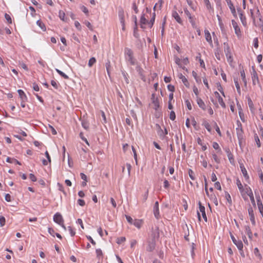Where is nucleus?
<instances>
[{"instance_id":"obj_41","label":"nucleus","mask_w":263,"mask_h":263,"mask_svg":"<svg viewBox=\"0 0 263 263\" xmlns=\"http://www.w3.org/2000/svg\"><path fill=\"white\" fill-rule=\"evenodd\" d=\"M203 1H204L205 5L206 6V8L208 9H212V6H211V5L210 4L209 0H203Z\"/></svg>"},{"instance_id":"obj_57","label":"nucleus","mask_w":263,"mask_h":263,"mask_svg":"<svg viewBox=\"0 0 263 263\" xmlns=\"http://www.w3.org/2000/svg\"><path fill=\"white\" fill-rule=\"evenodd\" d=\"M125 239H125V238L124 237H121L118 238V239H117V242L118 244H121L123 242L125 241Z\"/></svg>"},{"instance_id":"obj_32","label":"nucleus","mask_w":263,"mask_h":263,"mask_svg":"<svg viewBox=\"0 0 263 263\" xmlns=\"http://www.w3.org/2000/svg\"><path fill=\"white\" fill-rule=\"evenodd\" d=\"M96 254H97V257L99 259H100L101 257L102 258L103 257V253L102 250L100 249H97L96 250Z\"/></svg>"},{"instance_id":"obj_24","label":"nucleus","mask_w":263,"mask_h":263,"mask_svg":"<svg viewBox=\"0 0 263 263\" xmlns=\"http://www.w3.org/2000/svg\"><path fill=\"white\" fill-rule=\"evenodd\" d=\"M202 125L204 126L207 130L209 132H211L212 130V128L209 124V122L203 119Z\"/></svg>"},{"instance_id":"obj_1","label":"nucleus","mask_w":263,"mask_h":263,"mask_svg":"<svg viewBox=\"0 0 263 263\" xmlns=\"http://www.w3.org/2000/svg\"><path fill=\"white\" fill-rule=\"evenodd\" d=\"M124 53L126 60L129 62L132 65H135L136 63V59L134 58V53L132 49L126 47L124 49Z\"/></svg>"},{"instance_id":"obj_11","label":"nucleus","mask_w":263,"mask_h":263,"mask_svg":"<svg viewBox=\"0 0 263 263\" xmlns=\"http://www.w3.org/2000/svg\"><path fill=\"white\" fill-rule=\"evenodd\" d=\"M199 208L200 212L202 213V216L205 221H207V217L205 211V207L202 205L201 202H198Z\"/></svg>"},{"instance_id":"obj_21","label":"nucleus","mask_w":263,"mask_h":263,"mask_svg":"<svg viewBox=\"0 0 263 263\" xmlns=\"http://www.w3.org/2000/svg\"><path fill=\"white\" fill-rule=\"evenodd\" d=\"M179 77L180 79H181L184 85L186 87H189L190 86V84H189L187 79L184 76H183L182 74H181V73L179 74Z\"/></svg>"},{"instance_id":"obj_38","label":"nucleus","mask_w":263,"mask_h":263,"mask_svg":"<svg viewBox=\"0 0 263 263\" xmlns=\"http://www.w3.org/2000/svg\"><path fill=\"white\" fill-rule=\"evenodd\" d=\"M225 197H226V198L227 200V201L230 204H232V200H231V196L228 193V192H226L225 193Z\"/></svg>"},{"instance_id":"obj_56","label":"nucleus","mask_w":263,"mask_h":263,"mask_svg":"<svg viewBox=\"0 0 263 263\" xmlns=\"http://www.w3.org/2000/svg\"><path fill=\"white\" fill-rule=\"evenodd\" d=\"M185 104L186 105V106L189 110H191L192 107L191 104L189 100H186L185 101Z\"/></svg>"},{"instance_id":"obj_8","label":"nucleus","mask_w":263,"mask_h":263,"mask_svg":"<svg viewBox=\"0 0 263 263\" xmlns=\"http://www.w3.org/2000/svg\"><path fill=\"white\" fill-rule=\"evenodd\" d=\"M154 214L156 219H158L160 218L159 203L158 201L155 202L154 206Z\"/></svg>"},{"instance_id":"obj_43","label":"nucleus","mask_w":263,"mask_h":263,"mask_svg":"<svg viewBox=\"0 0 263 263\" xmlns=\"http://www.w3.org/2000/svg\"><path fill=\"white\" fill-rule=\"evenodd\" d=\"M239 15V17H240V19L241 21V22L243 24H245V23H246V18L245 17V16L243 15V14H242V13H240V15Z\"/></svg>"},{"instance_id":"obj_46","label":"nucleus","mask_w":263,"mask_h":263,"mask_svg":"<svg viewBox=\"0 0 263 263\" xmlns=\"http://www.w3.org/2000/svg\"><path fill=\"white\" fill-rule=\"evenodd\" d=\"M192 75L197 82H198L199 81H200V79L197 76V74L195 71H192Z\"/></svg>"},{"instance_id":"obj_28","label":"nucleus","mask_w":263,"mask_h":263,"mask_svg":"<svg viewBox=\"0 0 263 263\" xmlns=\"http://www.w3.org/2000/svg\"><path fill=\"white\" fill-rule=\"evenodd\" d=\"M234 81L235 86L237 89V91L238 93L240 95L241 93L240 87L237 78H234Z\"/></svg>"},{"instance_id":"obj_9","label":"nucleus","mask_w":263,"mask_h":263,"mask_svg":"<svg viewBox=\"0 0 263 263\" xmlns=\"http://www.w3.org/2000/svg\"><path fill=\"white\" fill-rule=\"evenodd\" d=\"M118 16H119L121 24H123V22H125L124 11L122 7L119 8Z\"/></svg>"},{"instance_id":"obj_42","label":"nucleus","mask_w":263,"mask_h":263,"mask_svg":"<svg viewBox=\"0 0 263 263\" xmlns=\"http://www.w3.org/2000/svg\"><path fill=\"white\" fill-rule=\"evenodd\" d=\"M194 175V172L191 169H189V175L190 178L192 180H194L195 179Z\"/></svg>"},{"instance_id":"obj_62","label":"nucleus","mask_w":263,"mask_h":263,"mask_svg":"<svg viewBox=\"0 0 263 263\" xmlns=\"http://www.w3.org/2000/svg\"><path fill=\"white\" fill-rule=\"evenodd\" d=\"M155 19L154 18H151V20L149 21V22L148 21V23L147 24L149 25V27L150 28H152L154 25V23L155 22Z\"/></svg>"},{"instance_id":"obj_36","label":"nucleus","mask_w":263,"mask_h":263,"mask_svg":"<svg viewBox=\"0 0 263 263\" xmlns=\"http://www.w3.org/2000/svg\"><path fill=\"white\" fill-rule=\"evenodd\" d=\"M36 24L37 25L42 29H43V30H45L46 29V28H45V25L43 23H42V21H41L40 20H38L37 22H36Z\"/></svg>"},{"instance_id":"obj_27","label":"nucleus","mask_w":263,"mask_h":263,"mask_svg":"<svg viewBox=\"0 0 263 263\" xmlns=\"http://www.w3.org/2000/svg\"><path fill=\"white\" fill-rule=\"evenodd\" d=\"M245 229H246V232L249 238L250 239H252V231H251V230L250 227L248 226H246Z\"/></svg>"},{"instance_id":"obj_31","label":"nucleus","mask_w":263,"mask_h":263,"mask_svg":"<svg viewBox=\"0 0 263 263\" xmlns=\"http://www.w3.org/2000/svg\"><path fill=\"white\" fill-rule=\"evenodd\" d=\"M148 20L146 19L145 17L144 14H143L140 18V23L142 24V25H145L147 24Z\"/></svg>"},{"instance_id":"obj_39","label":"nucleus","mask_w":263,"mask_h":263,"mask_svg":"<svg viewBox=\"0 0 263 263\" xmlns=\"http://www.w3.org/2000/svg\"><path fill=\"white\" fill-rule=\"evenodd\" d=\"M218 101L220 105L223 107L226 108V104L223 101L222 98L221 97H219L218 98Z\"/></svg>"},{"instance_id":"obj_26","label":"nucleus","mask_w":263,"mask_h":263,"mask_svg":"<svg viewBox=\"0 0 263 263\" xmlns=\"http://www.w3.org/2000/svg\"><path fill=\"white\" fill-rule=\"evenodd\" d=\"M226 152L227 153V156H228V157L230 160V162L231 163L232 162V160H234V159H233V155L231 153L230 150L229 148H226Z\"/></svg>"},{"instance_id":"obj_45","label":"nucleus","mask_w":263,"mask_h":263,"mask_svg":"<svg viewBox=\"0 0 263 263\" xmlns=\"http://www.w3.org/2000/svg\"><path fill=\"white\" fill-rule=\"evenodd\" d=\"M132 151H133V153H134V159H135V160L136 161V164H137V163H138L137 155L136 149H135V148H134V147L133 146H132Z\"/></svg>"},{"instance_id":"obj_37","label":"nucleus","mask_w":263,"mask_h":263,"mask_svg":"<svg viewBox=\"0 0 263 263\" xmlns=\"http://www.w3.org/2000/svg\"><path fill=\"white\" fill-rule=\"evenodd\" d=\"M65 13L63 11L60 10V11L59 12V16L61 20H62L63 21H65Z\"/></svg>"},{"instance_id":"obj_53","label":"nucleus","mask_w":263,"mask_h":263,"mask_svg":"<svg viewBox=\"0 0 263 263\" xmlns=\"http://www.w3.org/2000/svg\"><path fill=\"white\" fill-rule=\"evenodd\" d=\"M214 126H215V130L217 132L218 135L220 136H221V132L220 130L219 127H218V126L217 125V123L216 122H214Z\"/></svg>"},{"instance_id":"obj_50","label":"nucleus","mask_w":263,"mask_h":263,"mask_svg":"<svg viewBox=\"0 0 263 263\" xmlns=\"http://www.w3.org/2000/svg\"><path fill=\"white\" fill-rule=\"evenodd\" d=\"M138 30L137 26H135V27L134 28V35L135 37L138 38L139 37V34L137 32Z\"/></svg>"},{"instance_id":"obj_18","label":"nucleus","mask_w":263,"mask_h":263,"mask_svg":"<svg viewBox=\"0 0 263 263\" xmlns=\"http://www.w3.org/2000/svg\"><path fill=\"white\" fill-rule=\"evenodd\" d=\"M247 99H248V105L250 108V109L251 112L252 114H254V111H255V108L254 106V104H253L251 99L249 97H248L247 98Z\"/></svg>"},{"instance_id":"obj_30","label":"nucleus","mask_w":263,"mask_h":263,"mask_svg":"<svg viewBox=\"0 0 263 263\" xmlns=\"http://www.w3.org/2000/svg\"><path fill=\"white\" fill-rule=\"evenodd\" d=\"M153 103L154 105V109L155 110H157L159 107V103L158 99L156 98V99H154V100L153 101Z\"/></svg>"},{"instance_id":"obj_60","label":"nucleus","mask_w":263,"mask_h":263,"mask_svg":"<svg viewBox=\"0 0 263 263\" xmlns=\"http://www.w3.org/2000/svg\"><path fill=\"white\" fill-rule=\"evenodd\" d=\"M254 254L256 256H258L260 258H261V256L259 253V250L257 248L254 249Z\"/></svg>"},{"instance_id":"obj_12","label":"nucleus","mask_w":263,"mask_h":263,"mask_svg":"<svg viewBox=\"0 0 263 263\" xmlns=\"http://www.w3.org/2000/svg\"><path fill=\"white\" fill-rule=\"evenodd\" d=\"M257 203L258 205V208L259 211L260 213L261 214L262 217H263V204L260 200V198L259 195L256 196Z\"/></svg>"},{"instance_id":"obj_54","label":"nucleus","mask_w":263,"mask_h":263,"mask_svg":"<svg viewBox=\"0 0 263 263\" xmlns=\"http://www.w3.org/2000/svg\"><path fill=\"white\" fill-rule=\"evenodd\" d=\"M57 185H58V186L59 187V190L61 191V192H63L65 194V192L64 191V187H63V185L61 183L58 182L57 183Z\"/></svg>"},{"instance_id":"obj_15","label":"nucleus","mask_w":263,"mask_h":263,"mask_svg":"<svg viewBox=\"0 0 263 263\" xmlns=\"http://www.w3.org/2000/svg\"><path fill=\"white\" fill-rule=\"evenodd\" d=\"M205 37L206 41L210 44V46L213 47V45L212 43V37L210 33L208 30H204Z\"/></svg>"},{"instance_id":"obj_59","label":"nucleus","mask_w":263,"mask_h":263,"mask_svg":"<svg viewBox=\"0 0 263 263\" xmlns=\"http://www.w3.org/2000/svg\"><path fill=\"white\" fill-rule=\"evenodd\" d=\"M87 239L91 243L92 245H96V243L90 236H86Z\"/></svg>"},{"instance_id":"obj_23","label":"nucleus","mask_w":263,"mask_h":263,"mask_svg":"<svg viewBox=\"0 0 263 263\" xmlns=\"http://www.w3.org/2000/svg\"><path fill=\"white\" fill-rule=\"evenodd\" d=\"M240 167L241 168V172L246 179H249V176L247 174V171L243 164H240Z\"/></svg>"},{"instance_id":"obj_48","label":"nucleus","mask_w":263,"mask_h":263,"mask_svg":"<svg viewBox=\"0 0 263 263\" xmlns=\"http://www.w3.org/2000/svg\"><path fill=\"white\" fill-rule=\"evenodd\" d=\"M236 184H237V185L238 186V187L239 190L240 191H242V190H243V186H242L240 181L239 179L237 180Z\"/></svg>"},{"instance_id":"obj_44","label":"nucleus","mask_w":263,"mask_h":263,"mask_svg":"<svg viewBox=\"0 0 263 263\" xmlns=\"http://www.w3.org/2000/svg\"><path fill=\"white\" fill-rule=\"evenodd\" d=\"M5 17L9 24H12V19L9 14L5 13Z\"/></svg>"},{"instance_id":"obj_22","label":"nucleus","mask_w":263,"mask_h":263,"mask_svg":"<svg viewBox=\"0 0 263 263\" xmlns=\"http://www.w3.org/2000/svg\"><path fill=\"white\" fill-rule=\"evenodd\" d=\"M240 75H241L242 80L243 82L244 83L245 86H246L247 84V79L246 78V75H245V72L244 69L242 68L241 70H240Z\"/></svg>"},{"instance_id":"obj_10","label":"nucleus","mask_w":263,"mask_h":263,"mask_svg":"<svg viewBox=\"0 0 263 263\" xmlns=\"http://www.w3.org/2000/svg\"><path fill=\"white\" fill-rule=\"evenodd\" d=\"M248 213L249 215L250 216V220L251 221L252 224L253 226L255 225V216L253 213V208L250 206L249 208L248 209Z\"/></svg>"},{"instance_id":"obj_52","label":"nucleus","mask_w":263,"mask_h":263,"mask_svg":"<svg viewBox=\"0 0 263 263\" xmlns=\"http://www.w3.org/2000/svg\"><path fill=\"white\" fill-rule=\"evenodd\" d=\"M171 120L174 121L176 119V115L174 111H171L170 115Z\"/></svg>"},{"instance_id":"obj_47","label":"nucleus","mask_w":263,"mask_h":263,"mask_svg":"<svg viewBox=\"0 0 263 263\" xmlns=\"http://www.w3.org/2000/svg\"><path fill=\"white\" fill-rule=\"evenodd\" d=\"M5 224V218L4 216H0V226L3 227Z\"/></svg>"},{"instance_id":"obj_34","label":"nucleus","mask_w":263,"mask_h":263,"mask_svg":"<svg viewBox=\"0 0 263 263\" xmlns=\"http://www.w3.org/2000/svg\"><path fill=\"white\" fill-rule=\"evenodd\" d=\"M82 125L84 128L87 130L89 129V123L86 120L82 121Z\"/></svg>"},{"instance_id":"obj_19","label":"nucleus","mask_w":263,"mask_h":263,"mask_svg":"<svg viewBox=\"0 0 263 263\" xmlns=\"http://www.w3.org/2000/svg\"><path fill=\"white\" fill-rule=\"evenodd\" d=\"M197 103L198 106H199V107H200L201 109H202L204 110H205V108H206L205 104L201 98H197Z\"/></svg>"},{"instance_id":"obj_25","label":"nucleus","mask_w":263,"mask_h":263,"mask_svg":"<svg viewBox=\"0 0 263 263\" xmlns=\"http://www.w3.org/2000/svg\"><path fill=\"white\" fill-rule=\"evenodd\" d=\"M143 223V220H139V219H136L133 224L137 227L138 229H140Z\"/></svg>"},{"instance_id":"obj_2","label":"nucleus","mask_w":263,"mask_h":263,"mask_svg":"<svg viewBox=\"0 0 263 263\" xmlns=\"http://www.w3.org/2000/svg\"><path fill=\"white\" fill-rule=\"evenodd\" d=\"M224 45V51L226 54V56L228 59L229 62H231L233 61V58L231 54L230 47L228 43L225 42Z\"/></svg>"},{"instance_id":"obj_3","label":"nucleus","mask_w":263,"mask_h":263,"mask_svg":"<svg viewBox=\"0 0 263 263\" xmlns=\"http://www.w3.org/2000/svg\"><path fill=\"white\" fill-rule=\"evenodd\" d=\"M252 76V84L253 85H256L257 84L259 85V81L258 77V74L257 72L255 71V69L253 68L252 71L251 72Z\"/></svg>"},{"instance_id":"obj_6","label":"nucleus","mask_w":263,"mask_h":263,"mask_svg":"<svg viewBox=\"0 0 263 263\" xmlns=\"http://www.w3.org/2000/svg\"><path fill=\"white\" fill-rule=\"evenodd\" d=\"M53 220L55 222L59 224H61L64 223V220L62 215L59 213H57L53 216Z\"/></svg>"},{"instance_id":"obj_4","label":"nucleus","mask_w":263,"mask_h":263,"mask_svg":"<svg viewBox=\"0 0 263 263\" xmlns=\"http://www.w3.org/2000/svg\"><path fill=\"white\" fill-rule=\"evenodd\" d=\"M231 238L233 242V243L237 246L238 250H241V249H243V243L242 241L240 240H236L235 237L232 235V234L230 233Z\"/></svg>"},{"instance_id":"obj_64","label":"nucleus","mask_w":263,"mask_h":263,"mask_svg":"<svg viewBox=\"0 0 263 263\" xmlns=\"http://www.w3.org/2000/svg\"><path fill=\"white\" fill-rule=\"evenodd\" d=\"M51 85L54 87L55 89H58V86L59 85L57 84V83L54 81V80H52L51 81Z\"/></svg>"},{"instance_id":"obj_14","label":"nucleus","mask_w":263,"mask_h":263,"mask_svg":"<svg viewBox=\"0 0 263 263\" xmlns=\"http://www.w3.org/2000/svg\"><path fill=\"white\" fill-rule=\"evenodd\" d=\"M247 193L248 195L250 197L252 204L254 206H256L255 199L251 189H250V187H249V189H247Z\"/></svg>"},{"instance_id":"obj_5","label":"nucleus","mask_w":263,"mask_h":263,"mask_svg":"<svg viewBox=\"0 0 263 263\" xmlns=\"http://www.w3.org/2000/svg\"><path fill=\"white\" fill-rule=\"evenodd\" d=\"M156 242L155 238H153L152 240L148 241V245L146 247V250L148 252H152L155 249Z\"/></svg>"},{"instance_id":"obj_58","label":"nucleus","mask_w":263,"mask_h":263,"mask_svg":"<svg viewBox=\"0 0 263 263\" xmlns=\"http://www.w3.org/2000/svg\"><path fill=\"white\" fill-rule=\"evenodd\" d=\"M125 217L128 222H129L130 224H133L134 222L133 218L130 216L128 215H125Z\"/></svg>"},{"instance_id":"obj_49","label":"nucleus","mask_w":263,"mask_h":263,"mask_svg":"<svg viewBox=\"0 0 263 263\" xmlns=\"http://www.w3.org/2000/svg\"><path fill=\"white\" fill-rule=\"evenodd\" d=\"M212 157L216 163H220V159L218 158L217 156L215 154H212Z\"/></svg>"},{"instance_id":"obj_35","label":"nucleus","mask_w":263,"mask_h":263,"mask_svg":"<svg viewBox=\"0 0 263 263\" xmlns=\"http://www.w3.org/2000/svg\"><path fill=\"white\" fill-rule=\"evenodd\" d=\"M156 126L157 127V129L159 130L158 134L159 135L160 137L164 136V134L163 133V130L161 129L160 126L158 124H156Z\"/></svg>"},{"instance_id":"obj_40","label":"nucleus","mask_w":263,"mask_h":263,"mask_svg":"<svg viewBox=\"0 0 263 263\" xmlns=\"http://www.w3.org/2000/svg\"><path fill=\"white\" fill-rule=\"evenodd\" d=\"M254 138H255V140L256 143L257 147H260V142L258 136L257 135V134H255L254 135Z\"/></svg>"},{"instance_id":"obj_63","label":"nucleus","mask_w":263,"mask_h":263,"mask_svg":"<svg viewBox=\"0 0 263 263\" xmlns=\"http://www.w3.org/2000/svg\"><path fill=\"white\" fill-rule=\"evenodd\" d=\"M167 89L169 91L171 92H174L175 91V87L173 85L169 84L167 85Z\"/></svg>"},{"instance_id":"obj_13","label":"nucleus","mask_w":263,"mask_h":263,"mask_svg":"<svg viewBox=\"0 0 263 263\" xmlns=\"http://www.w3.org/2000/svg\"><path fill=\"white\" fill-rule=\"evenodd\" d=\"M226 2L227 3V4L229 7V8L231 10V11L232 13L233 14V16L234 17H236V12L235 10V8L232 3L231 0H226Z\"/></svg>"},{"instance_id":"obj_17","label":"nucleus","mask_w":263,"mask_h":263,"mask_svg":"<svg viewBox=\"0 0 263 263\" xmlns=\"http://www.w3.org/2000/svg\"><path fill=\"white\" fill-rule=\"evenodd\" d=\"M172 16L175 20L180 24L183 25V22L180 18L179 15L176 11H173L172 13Z\"/></svg>"},{"instance_id":"obj_7","label":"nucleus","mask_w":263,"mask_h":263,"mask_svg":"<svg viewBox=\"0 0 263 263\" xmlns=\"http://www.w3.org/2000/svg\"><path fill=\"white\" fill-rule=\"evenodd\" d=\"M238 127L236 128V133L238 139H241L243 138V130L242 128V125L240 122H238Z\"/></svg>"},{"instance_id":"obj_20","label":"nucleus","mask_w":263,"mask_h":263,"mask_svg":"<svg viewBox=\"0 0 263 263\" xmlns=\"http://www.w3.org/2000/svg\"><path fill=\"white\" fill-rule=\"evenodd\" d=\"M17 92H18L19 96L22 101H27V97L26 94L24 93V92L22 90L18 89L17 90Z\"/></svg>"},{"instance_id":"obj_29","label":"nucleus","mask_w":263,"mask_h":263,"mask_svg":"<svg viewBox=\"0 0 263 263\" xmlns=\"http://www.w3.org/2000/svg\"><path fill=\"white\" fill-rule=\"evenodd\" d=\"M55 70L61 77H62L64 79H69V77L62 71L58 69H56Z\"/></svg>"},{"instance_id":"obj_61","label":"nucleus","mask_w":263,"mask_h":263,"mask_svg":"<svg viewBox=\"0 0 263 263\" xmlns=\"http://www.w3.org/2000/svg\"><path fill=\"white\" fill-rule=\"evenodd\" d=\"M68 230L69 231L70 235L71 236H74L76 232L75 231L72 229V228L71 227H68Z\"/></svg>"},{"instance_id":"obj_33","label":"nucleus","mask_w":263,"mask_h":263,"mask_svg":"<svg viewBox=\"0 0 263 263\" xmlns=\"http://www.w3.org/2000/svg\"><path fill=\"white\" fill-rule=\"evenodd\" d=\"M96 62V60L95 58L92 57L91 58L88 62V66L89 67H91L92 66V65Z\"/></svg>"},{"instance_id":"obj_55","label":"nucleus","mask_w":263,"mask_h":263,"mask_svg":"<svg viewBox=\"0 0 263 263\" xmlns=\"http://www.w3.org/2000/svg\"><path fill=\"white\" fill-rule=\"evenodd\" d=\"M253 43L254 47L257 48L258 47V40L257 37H255L254 39Z\"/></svg>"},{"instance_id":"obj_51","label":"nucleus","mask_w":263,"mask_h":263,"mask_svg":"<svg viewBox=\"0 0 263 263\" xmlns=\"http://www.w3.org/2000/svg\"><path fill=\"white\" fill-rule=\"evenodd\" d=\"M136 69L137 70V71L139 72V73L140 74V76H141V79L142 80H143L144 81H145L144 79H143V76L142 75V71H143V69L140 67V66H137L136 67Z\"/></svg>"},{"instance_id":"obj_16","label":"nucleus","mask_w":263,"mask_h":263,"mask_svg":"<svg viewBox=\"0 0 263 263\" xmlns=\"http://www.w3.org/2000/svg\"><path fill=\"white\" fill-rule=\"evenodd\" d=\"M232 24L235 29V34L238 36H239V35L240 34V29L239 27H238L237 23L234 20H232Z\"/></svg>"}]
</instances>
